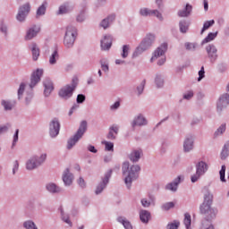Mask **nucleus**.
I'll return each mask as SVG.
<instances>
[{
    "instance_id": "nucleus-43",
    "label": "nucleus",
    "mask_w": 229,
    "mask_h": 229,
    "mask_svg": "<svg viewBox=\"0 0 229 229\" xmlns=\"http://www.w3.org/2000/svg\"><path fill=\"white\" fill-rule=\"evenodd\" d=\"M129 51H130V46L124 45V46L123 47L122 56H123V58H127V57H128V53H129Z\"/></svg>"
},
{
    "instance_id": "nucleus-32",
    "label": "nucleus",
    "mask_w": 229,
    "mask_h": 229,
    "mask_svg": "<svg viewBox=\"0 0 229 229\" xmlns=\"http://www.w3.org/2000/svg\"><path fill=\"white\" fill-rule=\"evenodd\" d=\"M214 24H216V21L214 20L204 22L203 28L201 30V35H203V33H205V31H207L208 28H210L211 26H214Z\"/></svg>"
},
{
    "instance_id": "nucleus-13",
    "label": "nucleus",
    "mask_w": 229,
    "mask_h": 229,
    "mask_svg": "<svg viewBox=\"0 0 229 229\" xmlns=\"http://www.w3.org/2000/svg\"><path fill=\"white\" fill-rule=\"evenodd\" d=\"M110 176H112V170H109L106 174V175L102 181V183H100L96 189V191H95L96 194H101V192H103V189H105V187H106V183H108V181L110 180Z\"/></svg>"
},
{
    "instance_id": "nucleus-47",
    "label": "nucleus",
    "mask_w": 229,
    "mask_h": 229,
    "mask_svg": "<svg viewBox=\"0 0 229 229\" xmlns=\"http://www.w3.org/2000/svg\"><path fill=\"white\" fill-rule=\"evenodd\" d=\"M179 226H180V222L174 221L172 224H168L167 229H178Z\"/></svg>"
},
{
    "instance_id": "nucleus-61",
    "label": "nucleus",
    "mask_w": 229,
    "mask_h": 229,
    "mask_svg": "<svg viewBox=\"0 0 229 229\" xmlns=\"http://www.w3.org/2000/svg\"><path fill=\"white\" fill-rule=\"evenodd\" d=\"M78 183H79L80 187H85V180L83 178L81 177L78 180Z\"/></svg>"
},
{
    "instance_id": "nucleus-42",
    "label": "nucleus",
    "mask_w": 229,
    "mask_h": 229,
    "mask_svg": "<svg viewBox=\"0 0 229 229\" xmlns=\"http://www.w3.org/2000/svg\"><path fill=\"white\" fill-rule=\"evenodd\" d=\"M225 173H226V166L223 165L219 172L221 182H226V180L225 179Z\"/></svg>"
},
{
    "instance_id": "nucleus-6",
    "label": "nucleus",
    "mask_w": 229,
    "mask_h": 229,
    "mask_svg": "<svg viewBox=\"0 0 229 229\" xmlns=\"http://www.w3.org/2000/svg\"><path fill=\"white\" fill-rule=\"evenodd\" d=\"M153 42H155V35H147L144 41H142L140 45L137 47L136 51L133 54V56H138L139 55H140V53L146 51V49H148V47H149L153 44Z\"/></svg>"
},
{
    "instance_id": "nucleus-52",
    "label": "nucleus",
    "mask_w": 229,
    "mask_h": 229,
    "mask_svg": "<svg viewBox=\"0 0 229 229\" xmlns=\"http://www.w3.org/2000/svg\"><path fill=\"white\" fill-rule=\"evenodd\" d=\"M156 83L158 88L164 87V81L160 77L156 78Z\"/></svg>"
},
{
    "instance_id": "nucleus-21",
    "label": "nucleus",
    "mask_w": 229,
    "mask_h": 229,
    "mask_svg": "<svg viewBox=\"0 0 229 229\" xmlns=\"http://www.w3.org/2000/svg\"><path fill=\"white\" fill-rule=\"evenodd\" d=\"M114 21H115V14H111L101 21L100 26L106 30L110 26V22H114Z\"/></svg>"
},
{
    "instance_id": "nucleus-62",
    "label": "nucleus",
    "mask_w": 229,
    "mask_h": 229,
    "mask_svg": "<svg viewBox=\"0 0 229 229\" xmlns=\"http://www.w3.org/2000/svg\"><path fill=\"white\" fill-rule=\"evenodd\" d=\"M89 151H90L91 153H98V150L96 149V148L94 146H89L88 148Z\"/></svg>"
},
{
    "instance_id": "nucleus-1",
    "label": "nucleus",
    "mask_w": 229,
    "mask_h": 229,
    "mask_svg": "<svg viewBox=\"0 0 229 229\" xmlns=\"http://www.w3.org/2000/svg\"><path fill=\"white\" fill-rule=\"evenodd\" d=\"M214 201V195L208 191L204 195V201L199 207L200 214L205 217L207 221H210L216 217L217 212L212 208V203Z\"/></svg>"
},
{
    "instance_id": "nucleus-57",
    "label": "nucleus",
    "mask_w": 229,
    "mask_h": 229,
    "mask_svg": "<svg viewBox=\"0 0 229 229\" xmlns=\"http://www.w3.org/2000/svg\"><path fill=\"white\" fill-rule=\"evenodd\" d=\"M141 205L143 207H149V205H151V202L148 201V199H141Z\"/></svg>"
},
{
    "instance_id": "nucleus-59",
    "label": "nucleus",
    "mask_w": 229,
    "mask_h": 229,
    "mask_svg": "<svg viewBox=\"0 0 229 229\" xmlns=\"http://www.w3.org/2000/svg\"><path fill=\"white\" fill-rule=\"evenodd\" d=\"M120 106H121V103L117 101L113 106H111V110H117V108H119Z\"/></svg>"
},
{
    "instance_id": "nucleus-44",
    "label": "nucleus",
    "mask_w": 229,
    "mask_h": 229,
    "mask_svg": "<svg viewBox=\"0 0 229 229\" xmlns=\"http://www.w3.org/2000/svg\"><path fill=\"white\" fill-rule=\"evenodd\" d=\"M103 144H105L106 151H114V144L112 142L104 141Z\"/></svg>"
},
{
    "instance_id": "nucleus-37",
    "label": "nucleus",
    "mask_w": 229,
    "mask_h": 229,
    "mask_svg": "<svg viewBox=\"0 0 229 229\" xmlns=\"http://www.w3.org/2000/svg\"><path fill=\"white\" fill-rule=\"evenodd\" d=\"M183 223H184L186 228L189 229V227L191 226V214L185 213Z\"/></svg>"
},
{
    "instance_id": "nucleus-50",
    "label": "nucleus",
    "mask_w": 229,
    "mask_h": 229,
    "mask_svg": "<svg viewBox=\"0 0 229 229\" xmlns=\"http://www.w3.org/2000/svg\"><path fill=\"white\" fill-rule=\"evenodd\" d=\"M185 47L188 51H192L196 49V45L194 43H185Z\"/></svg>"
},
{
    "instance_id": "nucleus-35",
    "label": "nucleus",
    "mask_w": 229,
    "mask_h": 229,
    "mask_svg": "<svg viewBox=\"0 0 229 229\" xmlns=\"http://www.w3.org/2000/svg\"><path fill=\"white\" fill-rule=\"evenodd\" d=\"M179 26L181 33H187V30H189V25L187 24V21H180Z\"/></svg>"
},
{
    "instance_id": "nucleus-4",
    "label": "nucleus",
    "mask_w": 229,
    "mask_h": 229,
    "mask_svg": "<svg viewBox=\"0 0 229 229\" xmlns=\"http://www.w3.org/2000/svg\"><path fill=\"white\" fill-rule=\"evenodd\" d=\"M77 35L78 32L76 30V28L72 26L67 27L64 39V44L65 47H72V46H74V41L76 40Z\"/></svg>"
},
{
    "instance_id": "nucleus-56",
    "label": "nucleus",
    "mask_w": 229,
    "mask_h": 229,
    "mask_svg": "<svg viewBox=\"0 0 229 229\" xmlns=\"http://www.w3.org/2000/svg\"><path fill=\"white\" fill-rule=\"evenodd\" d=\"M194 96V93L192 91H188V93H186L183 98L184 99H191V98H192Z\"/></svg>"
},
{
    "instance_id": "nucleus-31",
    "label": "nucleus",
    "mask_w": 229,
    "mask_h": 229,
    "mask_svg": "<svg viewBox=\"0 0 229 229\" xmlns=\"http://www.w3.org/2000/svg\"><path fill=\"white\" fill-rule=\"evenodd\" d=\"M59 55H58V50H54V52L52 53V55L49 57V64L51 65H55V64H56V61L58 60Z\"/></svg>"
},
{
    "instance_id": "nucleus-24",
    "label": "nucleus",
    "mask_w": 229,
    "mask_h": 229,
    "mask_svg": "<svg viewBox=\"0 0 229 229\" xmlns=\"http://www.w3.org/2000/svg\"><path fill=\"white\" fill-rule=\"evenodd\" d=\"M140 155H142V150H133L130 155V160L131 162H139Z\"/></svg>"
},
{
    "instance_id": "nucleus-10",
    "label": "nucleus",
    "mask_w": 229,
    "mask_h": 229,
    "mask_svg": "<svg viewBox=\"0 0 229 229\" xmlns=\"http://www.w3.org/2000/svg\"><path fill=\"white\" fill-rule=\"evenodd\" d=\"M229 105V94L225 93L222 97H220L217 104L216 110L217 112H222L224 108H226Z\"/></svg>"
},
{
    "instance_id": "nucleus-33",
    "label": "nucleus",
    "mask_w": 229,
    "mask_h": 229,
    "mask_svg": "<svg viewBox=\"0 0 229 229\" xmlns=\"http://www.w3.org/2000/svg\"><path fill=\"white\" fill-rule=\"evenodd\" d=\"M47 189L49 191V192H60V188L55 183L47 184Z\"/></svg>"
},
{
    "instance_id": "nucleus-20",
    "label": "nucleus",
    "mask_w": 229,
    "mask_h": 229,
    "mask_svg": "<svg viewBox=\"0 0 229 229\" xmlns=\"http://www.w3.org/2000/svg\"><path fill=\"white\" fill-rule=\"evenodd\" d=\"M40 32V27L34 26L30 28L25 36V40H31L34 37Z\"/></svg>"
},
{
    "instance_id": "nucleus-64",
    "label": "nucleus",
    "mask_w": 229,
    "mask_h": 229,
    "mask_svg": "<svg viewBox=\"0 0 229 229\" xmlns=\"http://www.w3.org/2000/svg\"><path fill=\"white\" fill-rule=\"evenodd\" d=\"M204 10L205 12L208 10V2L207 0H204Z\"/></svg>"
},
{
    "instance_id": "nucleus-15",
    "label": "nucleus",
    "mask_w": 229,
    "mask_h": 229,
    "mask_svg": "<svg viewBox=\"0 0 229 229\" xmlns=\"http://www.w3.org/2000/svg\"><path fill=\"white\" fill-rule=\"evenodd\" d=\"M206 51L208 53V58H210L211 62H216L217 58V48L214 45H208L206 47Z\"/></svg>"
},
{
    "instance_id": "nucleus-55",
    "label": "nucleus",
    "mask_w": 229,
    "mask_h": 229,
    "mask_svg": "<svg viewBox=\"0 0 229 229\" xmlns=\"http://www.w3.org/2000/svg\"><path fill=\"white\" fill-rule=\"evenodd\" d=\"M9 128H10L9 124L0 126V133H4L5 131H8Z\"/></svg>"
},
{
    "instance_id": "nucleus-18",
    "label": "nucleus",
    "mask_w": 229,
    "mask_h": 229,
    "mask_svg": "<svg viewBox=\"0 0 229 229\" xmlns=\"http://www.w3.org/2000/svg\"><path fill=\"white\" fill-rule=\"evenodd\" d=\"M192 13V5L186 4L184 8L178 11V17H189Z\"/></svg>"
},
{
    "instance_id": "nucleus-58",
    "label": "nucleus",
    "mask_w": 229,
    "mask_h": 229,
    "mask_svg": "<svg viewBox=\"0 0 229 229\" xmlns=\"http://www.w3.org/2000/svg\"><path fill=\"white\" fill-rule=\"evenodd\" d=\"M19 170V162L15 161L13 168V173L15 174V172Z\"/></svg>"
},
{
    "instance_id": "nucleus-30",
    "label": "nucleus",
    "mask_w": 229,
    "mask_h": 229,
    "mask_svg": "<svg viewBox=\"0 0 229 229\" xmlns=\"http://www.w3.org/2000/svg\"><path fill=\"white\" fill-rule=\"evenodd\" d=\"M31 51H32V58H33V60L34 61L38 60V56H40V50L37 47L36 44L32 45Z\"/></svg>"
},
{
    "instance_id": "nucleus-38",
    "label": "nucleus",
    "mask_w": 229,
    "mask_h": 229,
    "mask_svg": "<svg viewBox=\"0 0 229 229\" xmlns=\"http://www.w3.org/2000/svg\"><path fill=\"white\" fill-rule=\"evenodd\" d=\"M119 223H122L125 229H133L130 222L124 220L123 217H118Z\"/></svg>"
},
{
    "instance_id": "nucleus-39",
    "label": "nucleus",
    "mask_w": 229,
    "mask_h": 229,
    "mask_svg": "<svg viewBox=\"0 0 229 229\" xmlns=\"http://www.w3.org/2000/svg\"><path fill=\"white\" fill-rule=\"evenodd\" d=\"M24 228L26 229H38L37 228V225H35V223L32 221H27L23 224Z\"/></svg>"
},
{
    "instance_id": "nucleus-8",
    "label": "nucleus",
    "mask_w": 229,
    "mask_h": 229,
    "mask_svg": "<svg viewBox=\"0 0 229 229\" xmlns=\"http://www.w3.org/2000/svg\"><path fill=\"white\" fill-rule=\"evenodd\" d=\"M208 169V165H207V163L201 161L197 165V171L196 174L191 176V182L192 183H196L198 180H199V176H202V174H205L207 173V170Z\"/></svg>"
},
{
    "instance_id": "nucleus-54",
    "label": "nucleus",
    "mask_w": 229,
    "mask_h": 229,
    "mask_svg": "<svg viewBox=\"0 0 229 229\" xmlns=\"http://www.w3.org/2000/svg\"><path fill=\"white\" fill-rule=\"evenodd\" d=\"M85 101V95L80 94L77 96V103H83Z\"/></svg>"
},
{
    "instance_id": "nucleus-19",
    "label": "nucleus",
    "mask_w": 229,
    "mask_h": 229,
    "mask_svg": "<svg viewBox=\"0 0 229 229\" xmlns=\"http://www.w3.org/2000/svg\"><path fill=\"white\" fill-rule=\"evenodd\" d=\"M110 47H112V36L107 35L101 40V48L104 51H108Z\"/></svg>"
},
{
    "instance_id": "nucleus-51",
    "label": "nucleus",
    "mask_w": 229,
    "mask_h": 229,
    "mask_svg": "<svg viewBox=\"0 0 229 229\" xmlns=\"http://www.w3.org/2000/svg\"><path fill=\"white\" fill-rule=\"evenodd\" d=\"M145 85H146V81H142L141 84L137 88L139 94H142Z\"/></svg>"
},
{
    "instance_id": "nucleus-17",
    "label": "nucleus",
    "mask_w": 229,
    "mask_h": 229,
    "mask_svg": "<svg viewBox=\"0 0 229 229\" xmlns=\"http://www.w3.org/2000/svg\"><path fill=\"white\" fill-rule=\"evenodd\" d=\"M45 90L44 94L45 96H50L53 90H55V86H53V82L51 81L50 79H46L43 82Z\"/></svg>"
},
{
    "instance_id": "nucleus-9",
    "label": "nucleus",
    "mask_w": 229,
    "mask_h": 229,
    "mask_svg": "<svg viewBox=\"0 0 229 229\" xmlns=\"http://www.w3.org/2000/svg\"><path fill=\"white\" fill-rule=\"evenodd\" d=\"M30 10H31V6L29 3L21 6L16 16L17 21H19L20 22L25 21L26 17L28 16V13H30Z\"/></svg>"
},
{
    "instance_id": "nucleus-36",
    "label": "nucleus",
    "mask_w": 229,
    "mask_h": 229,
    "mask_svg": "<svg viewBox=\"0 0 229 229\" xmlns=\"http://www.w3.org/2000/svg\"><path fill=\"white\" fill-rule=\"evenodd\" d=\"M226 131V123L222 124L215 132V137H218V135H223Z\"/></svg>"
},
{
    "instance_id": "nucleus-60",
    "label": "nucleus",
    "mask_w": 229,
    "mask_h": 229,
    "mask_svg": "<svg viewBox=\"0 0 229 229\" xmlns=\"http://www.w3.org/2000/svg\"><path fill=\"white\" fill-rule=\"evenodd\" d=\"M101 69L106 72V71H108V64H103V61H101Z\"/></svg>"
},
{
    "instance_id": "nucleus-45",
    "label": "nucleus",
    "mask_w": 229,
    "mask_h": 229,
    "mask_svg": "<svg viewBox=\"0 0 229 229\" xmlns=\"http://www.w3.org/2000/svg\"><path fill=\"white\" fill-rule=\"evenodd\" d=\"M174 202H167L163 205L162 208L163 210H171V208H174Z\"/></svg>"
},
{
    "instance_id": "nucleus-2",
    "label": "nucleus",
    "mask_w": 229,
    "mask_h": 229,
    "mask_svg": "<svg viewBox=\"0 0 229 229\" xmlns=\"http://www.w3.org/2000/svg\"><path fill=\"white\" fill-rule=\"evenodd\" d=\"M128 169H130V163L128 162L123 163V174H126V173H128L127 177H125L124 179L125 185L130 187L131 185L132 180H135L138 178L139 176L138 173L139 171H140V166H139V165H132L129 172H128Z\"/></svg>"
},
{
    "instance_id": "nucleus-28",
    "label": "nucleus",
    "mask_w": 229,
    "mask_h": 229,
    "mask_svg": "<svg viewBox=\"0 0 229 229\" xmlns=\"http://www.w3.org/2000/svg\"><path fill=\"white\" fill-rule=\"evenodd\" d=\"M2 106H4V110H12L15 106V102H12L9 100H2Z\"/></svg>"
},
{
    "instance_id": "nucleus-27",
    "label": "nucleus",
    "mask_w": 229,
    "mask_h": 229,
    "mask_svg": "<svg viewBox=\"0 0 229 229\" xmlns=\"http://www.w3.org/2000/svg\"><path fill=\"white\" fill-rule=\"evenodd\" d=\"M150 217H151V215L147 210L140 211V219L142 223H148Z\"/></svg>"
},
{
    "instance_id": "nucleus-26",
    "label": "nucleus",
    "mask_w": 229,
    "mask_h": 229,
    "mask_svg": "<svg viewBox=\"0 0 229 229\" xmlns=\"http://www.w3.org/2000/svg\"><path fill=\"white\" fill-rule=\"evenodd\" d=\"M194 142L192 141V138H186L183 144L184 151L189 152L193 148Z\"/></svg>"
},
{
    "instance_id": "nucleus-53",
    "label": "nucleus",
    "mask_w": 229,
    "mask_h": 229,
    "mask_svg": "<svg viewBox=\"0 0 229 229\" xmlns=\"http://www.w3.org/2000/svg\"><path fill=\"white\" fill-rule=\"evenodd\" d=\"M19 140V129L16 130L15 134L13 136V146H15V143Z\"/></svg>"
},
{
    "instance_id": "nucleus-16",
    "label": "nucleus",
    "mask_w": 229,
    "mask_h": 229,
    "mask_svg": "<svg viewBox=\"0 0 229 229\" xmlns=\"http://www.w3.org/2000/svg\"><path fill=\"white\" fill-rule=\"evenodd\" d=\"M165 51H167V43H163L154 52V55L151 58V62L153 60H157L158 56H162L163 55L165 54Z\"/></svg>"
},
{
    "instance_id": "nucleus-46",
    "label": "nucleus",
    "mask_w": 229,
    "mask_h": 229,
    "mask_svg": "<svg viewBox=\"0 0 229 229\" xmlns=\"http://www.w3.org/2000/svg\"><path fill=\"white\" fill-rule=\"evenodd\" d=\"M61 216H62V219H63V221H64V223H67V225H69L70 226H72V223H71L69 216H64L63 210H61Z\"/></svg>"
},
{
    "instance_id": "nucleus-63",
    "label": "nucleus",
    "mask_w": 229,
    "mask_h": 229,
    "mask_svg": "<svg viewBox=\"0 0 229 229\" xmlns=\"http://www.w3.org/2000/svg\"><path fill=\"white\" fill-rule=\"evenodd\" d=\"M84 19H85V16H84V15H79V16L77 17L78 22H83Z\"/></svg>"
},
{
    "instance_id": "nucleus-5",
    "label": "nucleus",
    "mask_w": 229,
    "mask_h": 229,
    "mask_svg": "<svg viewBox=\"0 0 229 229\" xmlns=\"http://www.w3.org/2000/svg\"><path fill=\"white\" fill-rule=\"evenodd\" d=\"M87 131V121H82L81 123V125L76 132V134L73 136V138L70 139L68 140L67 148L71 149L72 146L76 144L80 140L81 137H83V134Z\"/></svg>"
},
{
    "instance_id": "nucleus-25",
    "label": "nucleus",
    "mask_w": 229,
    "mask_h": 229,
    "mask_svg": "<svg viewBox=\"0 0 229 229\" xmlns=\"http://www.w3.org/2000/svg\"><path fill=\"white\" fill-rule=\"evenodd\" d=\"M144 124H147L146 118H144L142 115H139L132 123V127L135 128V126H144Z\"/></svg>"
},
{
    "instance_id": "nucleus-41",
    "label": "nucleus",
    "mask_w": 229,
    "mask_h": 229,
    "mask_svg": "<svg viewBox=\"0 0 229 229\" xmlns=\"http://www.w3.org/2000/svg\"><path fill=\"white\" fill-rule=\"evenodd\" d=\"M69 13V6L67 5H61L59 7L58 15H64V13Z\"/></svg>"
},
{
    "instance_id": "nucleus-40",
    "label": "nucleus",
    "mask_w": 229,
    "mask_h": 229,
    "mask_svg": "<svg viewBox=\"0 0 229 229\" xmlns=\"http://www.w3.org/2000/svg\"><path fill=\"white\" fill-rule=\"evenodd\" d=\"M47 4V2H45L37 11V15H44L46 13V5Z\"/></svg>"
},
{
    "instance_id": "nucleus-23",
    "label": "nucleus",
    "mask_w": 229,
    "mask_h": 229,
    "mask_svg": "<svg viewBox=\"0 0 229 229\" xmlns=\"http://www.w3.org/2000/svg\"><path fill=\"white\" fill-rule=\"evenodd\" d=\"M118 131H119V127H117L116 125L111 126L109 129V133L107 134V139H109L110 140H114Z\"/></svg>"
},
{
    "instance_id": "nucleus-48",
    "label": "nucleus",
    "mask_w": 229,
    "mask_h": 229,
    "mask_svg": "<svg viewBox=\"0 0 229 229\" xmlns=\"http://www.w3.org/2000/svg\"><path fill=\"white\" fill-rule=\"evenodd\" d=\"M25 87H26V85L24 83H21L20 85V88L18 89V98H19V99H21V96H22V94H24Z\"/></svg>"
},
{
    "instance_id": "nucleus-11",
    "label": "nucleus",
    "mask_w": 229,
    "mask_h": 229,
    "mask_svg": "<svg viewBox=\"0 0 229 229\" xmlns=\"http://www.w3.org/2000/svg\"><path fill=\"white\" fill-rule=\"evenodd\" d=\"M42 74H44V70L42 69H38L36 72L32 73L30 84V89H33V87H35V85H37V83L40 81Z\"/></svg>"
},
{
    "instance_id": "nucleus-14",
    "label": "nucleus",
    "mask_w": 229,
    "mask_h": 229,
    "mask_svg": "<svg viewBox=\"0 0 229 229\" xmlns=\"http://www.w3.org/2000/svg\"><path fill=\"white\" fill-rule=\"evenodd\" d=\"M60 133V122L57 119H54L50 123V135L51 137H56Z\"/></svg>"
},
{
    "instance_id": "nucleus-22",
    "label": "nucleus",
    "mask_w": 229,
    "mask_h": 229,
    "mask_svg": "<svg viewBox=\"0 0 229 229\" xmlns=\"http://www.w3.org/2000/svg\"><path fill=\"white\" fill-rule=\"evenodd\" d=\"M63 181L65 185H71V183H72V174H70L68 168L64 173Z\"/></svg>"
},
{
    "instance_id": "nucleus-29",
    "label": "nucleus",
    "mask_w": 229,
    "mask_h": 229,
    "mask_svg": "<svg viewBox=\"0 0 229 229\" xmlns=\"http://www.w3.org/2000/svg\"><path fill=\"white\" fill-rule=\"evenodd\" d=\"M180 180H182V177H181V176H178V177H177V182H171V183L167 184V185H166V189H167L168 191H175L176 189H178V184L180 183Z\"/></svg>"
},
{
    "instance_id": "nucleus-49",
    "label": "nucleus",
    "mask_w": 229,
    "mask_h": 229,
    "mask_svg": "<svg viewBox=\"0 0 229 229\" xmlns=\"http://www.w3.org/2000/svg\"><path fill=\"white\" fill-rule=\"evenodd\" d=\"M205 78V67H201L200 71L199 72V79L198 81H201Z\"/></svg>"
},
{
    "instance_id": "nucleus-34",
    "label": "nucleus",
    "mask_w": 229,
    "mask_h": 229,
    "mask_svg": "<svg viewBox=\"0 0 229 229\" xmlns=\"http://www.w3.org/2000/svg\"><path fill=\"white\" fill-rule=\"evenodd\" d=\"M216 37H217V32H216V33L210 32L208 35V37H206L205 39L203 40V44H207L208 42H212V40H214V38H216Z\"/></svg>"
},
{
    "instance_id": "nucleus-7",
    "label": "nucleus",
    "mask_w": 229,
    "mask_h": 229,
    "mask_svg": "<svg viewBox=\"0 0 229 229\" xmlns=\"http://www.w3.org/2000/svg\"><path fill=\"white\" fill-rule=\"evenodd\" d=\"M47 157V156L46 154H43L39 158H38L37 157L30 158L26 164L27 169L29 171H31L32 169H36V167H38L40 164L46 161Z\"/></svg>"
},
{
    "instance_id": "nucleus-3",
    "label": "nucleus",
    "mask_w": 229,
    "mask_h": 229,
    "mask_svg": "<svg viewBox=\"0 0 229 229\" xmlns=\"http://www.w3.org/2000/svg\"><path fill=\"white\" fill-rule=\"evenodd\" d=\"M78 85V79H72V82L71 85H65L59 90L60 98L63 99H69V98H72V94L74 90H76V87Z\"/></svg>"
},
{
    "instance_id": "nucleus-12",
    "label": "nucleus",
    "mask_w": 229,
    "mask_h": 229,
    "mask_svg": "<svg viewBox=\"0 0 229 229\" xmlns=\"http://www.w3.org/2000/svg\"><path fill=\"white\" fill-rule=\"evenodd\" d=\"M140 13L143 17L154 16V17H157V19L162 21V13H160L157 10H149L148 8H142V9H140Z\"/></svg>"
}]
</instances>
